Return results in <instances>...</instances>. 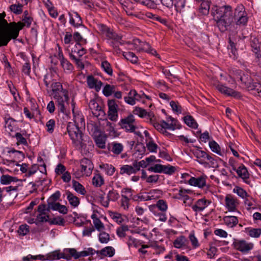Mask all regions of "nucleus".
I'll return each mask as SVG.
<instances>
[{"label":"nucleus","instance_id":"f257e3e1","mask_svg":"<svg viewBox=\"0 0 261 261\" xmlns=\"http://www.w3.org/2000/svg\"><path fill=\"white\" fill-rule=\"evenodd\" d=\"M28 11L23 13L22 22H10L8 23L5 19V12L0 13V47L6 46L11 39H16L20 30L26 26L29 28L32 23V18L28 16Z\"/></svg>","mask_w":261,"mask_h":261},{"label":"nucleus","instance_id":"f03ea898","mask_svg":"<svg viewBox=\"0 0 261 261\" xmlns=\"http://www.w3.org/2000/svg\"><path fill=\"white\" fill-rule=\"evenodd\" d=\"M72 106L74 125L68 126V132L74 145L82 151H87L89 148L87 149L86 142L89 147H91L92 141L88 137L83 135L80 128L85 126L84 116L81 113L76 114L74 111V103H72Z\"/></svg>","mask_w":261,"mask_h":261},{"label":"nucleus","instance_id":"7ed1b4c3","mask_svg":"<svg viewBox=\"0 0 261 261\" xmlns=\"http://www.w3.org/2000/svg\"><path fill=\"white\" fill-rule=\"evenodd\" d=\"M234 10L229 5L215 7L213 9V14L219 30L224 32L233 24Z\"/></svg>","mask_w":261,"mask_h":261},{"label":"nucleus","instance_id":"20e7f679","mask_svg":"<svg viewBox=\"0 0 261 261\" xmlns=\"http://www.w3.org/2000/svg\"><path fill=\"white\" fill-rule=\"evenodd\" d=\"M95 251L91 248H89L87 250L77 252L74 248H66L62 252L60 250H57L47 253L46 255V258L44 256L40 257L41 260H54L61 258H64L67 260H70L72 257L74 259H78L80 257H85L90 255H93Z\"/></svg>","mask_w":261,"mask_h":261},{"label":"nucleus","instance_id":"39448f33","mask_svg":"<svg viewBox=\"0 0 261 261\" xmlns=\"http://www.w3.org/2000/svg\"><path fill=\"white\" fill-rule=\"evenodd\" d=\"M52 95L56 100L59 112L63 114L66 113V104H68L69 97L68 91L63 89L60 82H54L51 85Z\"/></svg>","mask_w":261,"mask_h":261},{"label":"nucleus","instance_id":"423d86ee","mask_svg":"<svg viewBox=\"0 0 261 261\" xmlns=\"http://www.w3.org/2000/svg\"><path fill=\"white\" fill-rule=\"evenodd\" d=\"M248 17L245 7L242 5H239L234 9L233 24L237 25L244 26L247 23Z\"/></svg>","mask_w":261,"mask_h":261},{"label":"nucleus","instance_id":"0eeeda50","mask_svg":"<svg viewBox=\"0 0 261 261\" xmlns=\"http://www.w3.org/2000/svg\"><path fill=\"white\" fill-rule=\"evenodd\" d=\"M144 98L150 99V96L146 95L142 91L138 93L136 90L133 89L130 90L127 96L124 97V100L127 104L133 106L136 104L137 101L144 102Z\"/></svg>","mask_w":261,"mask_h":261},{"label":"nucleus","instance_id":"6e6552de","mask_svg":"<svg viewBox=\"0 0 261 261\" xmlns=\"http://www.w3.org/2000/svg\"><path fill=\"white\" fill-rule=\"evenodd\" d=\"M119 125L121 128L127 133H135L137 129V123L135 119V117L132 114H129L127 117L121 119Z\"/></svg>","mask_w":261,"mask_h":261},{"label":"nucleus","instance_id":"1a4fd4ad","mask_svg":"<svg viewBox=\"0 0 261 261\" xmlns=\"http://www.w3.org/2000/svg\"><path fill=\"white\" fill-rule=\"evenodd\" d=\"M225 206L228 212H234L240 204L239 200L231 194H227L225 197Z\"/></svg>","mask_w":261,"mask_h":261},{"label":"nucleus","instance_id":"9d476101","mask_svg":"<svg viewBox=\"0 0 261 261\" xmlns=\"http://www.w3.org/2000/svg\"><path fill=\"white\" fill-rule=\"evenodd\" d=\"M108 118L110 120L113 121H117L118 118V106L116 103L115 100H109L108 102Z\"/></svg>","mask_w":261,"mask_h":261},{"label":"nucleus","instance_id":"9b49d317","mask_svg":"<svg viewBox=\"0 0 261 261\" xmlns=\"http://www.w3.org/2000/svg\"><path fill=\"white\" fill-rule=\"evenodd\" d=\"M206 178L207 176L205 175H202L198 177H191L188 180V184L191 186L202 189L206 186Z\"/></svg>","mask_w":261,"mask_h":261},{"label":"nucleus","instance_id":"f8f14e48","mask_svg":"<svg viewBox=\"0 0 261 261\" xmlns=\"http://www.w3.org/2000/svg\"><path fill=\"white\" fill-rule=\"evenodd\" d=\"M81 169L85 174V176H90L93 169V165L91 160L87 158H84L80 161Z\"/></svg>","mask_w":261,"mask_h":261},{"label":"nucleus","instance_id":"ddd939ff","mask_svg":"<svg viewBox=\"0 0 261 261\" xmlns=\"http://www.w3.org/2000/svg\"><path fill=\"white\" fill-rule=\"evenodd\" d=\"M211 203V201L205 198H201L197 200L191 208L195 212L203 211Z\"/></svg>","mask_w":261,"mask_h":261},{"label":"nucleus","instance_id":"4468645a","mask_svg":"<svg viewBox=\"0 0 261 261\" xmlns=\"http://www.w3.org/2000/svg\"><path fill=\"white\" fill-rule=\"evenodd\" d=\"M186 0H174L173 6L177 13L181 16L186 15L189 11V7H186Z\"/></svg>","mask_w":261,"mask_h":261},{"label":"nucleus","instance_id":"2eb2a0df","mask_svg":"<svg viewBox=\"0 0 261 261\" xmlns=\"http://www.w3.org/2000/svg\"><path fill=\"white\" fill-rule=\"evenodd\" d=\"M216 89L221 93L227 96H231L236 97L239 96V93L233 89L228 88L220 83H218L216 85Z\"/></svg>","mask_w":261,"mask_h":261},{"label":"nucleus","instance_id":"dca6fc26","mask_svg":"<svg viewBox=\"0 0 261 261\" xmlns=\"http://www.w3.org/2000/svg\"><path fill=\"white\" fill-rule=\"evenodd\" d=\"M234 171H236L238 176L241 178L245 183L248 185L250 184V181L249 179V173L246 167L243 164H241Z\"/></svg>","mask_w":261,"mask_h":261},{"label":"nucleus","instance_id":"f3484780","mask_svg":"<svg viewBox=\"0 0 261 261\" xmlns=\"http://www.w3.org/2000/svg\"><path fill=\"white\" fill-rule=\"evenodd\" d=\"M87 83L90 88L94 89L97 92L100 90L102 85V83L100 81L92 75L87 77Z\"/></svg>","mask_w":261,"mask_h":261},{"label":"nucleus","instance_id":"a211bd4d","mask_svg":"<svg viewBox=\"0 0 261 261\" xmlns=\"http://www.w3.org/2000/svg\"><path fill=\"white\" fill-rule=\"evenodd\" d=\"M108 148L115 155H118L123 151L124 146L122 143L113 142L108 144Z\"/></svg>","mask_w":261,"mask_h":261},{"label":"nucleus","instance_id":"6ab92c4d","mask_svg":"<svg viewBox=\"0 0 261 261\" xmlns=\"http://www.w3.org/2000/svg\"><path fill=\"white\" fill-rule=\"evenodd\" d=\"M69 23L74 27H79L82 25V20L80 14L75 11L69 13Z\"/></svg>","mask_w":261,"mask_h":261},{"label":"nucleus","instance_id":"aec40b11","mask_svg":"<svg viewBox=\"0 0 261 261\" xmlns=\"http://www.w3.org/2000/svg\"><path fill=\"white\" fill-rule=\"evenodd\" d=\"M193 153L195 157L196 158V161L201 165H203L206 164V159L207 157L208 153L200 149H196L193 151Z\"/></svg>","mask_w":261,"mask_h":261},{"label":"nucleus","instance_id":"412c9836","mask_svg":"<svg viewBox=\"0 0 261 261\" xmlns=\"http://www.w3.org/2000/svg\"><path fill=\"white\" fill-rule=\"evenodd\" d=\"M89 107L91 110L93 114L96 117L103 113L101 107L99 106L98 103L94 99H92L90 101Z\"/></svg>","mask_w":261,"mask_h":261},{"label":"nucleus","instance_id":"4be33fe9","mask_svg":"<svg viewBox=\"0 0 261 261\" xmlns=\"http://www.w3.org/2000/svg\"><path fill=\"white\" fill-rule=\"evenodd\" d=\"M209 147L211 150L221 156L225 155L226 153L224 150H221L219 145L214 140L209 142Z\"/></svg>","mask_w":261,"mask_h":261},{"label":"nucleus","instance_id":"5701e85b","mask_svg":"<svg viewBox=\"0 0 261 261\" xmlns=\"http://www.w3.org/2000/svg\"><path fill=\"white\" fill-rule=\"evenodd\" d=\"M49 209L54 211H58L59 213L66 214L67 213V207L63 205L60 204L59 202H51L49 203Z\"/></svg>","mask_w":261,"mask_h":261},{"label":"nucleus","instance_id":"b1692460","mask_svg":"<svg viewBox=\"0 0 261 261\" xmlns=\"http://www.w3.org/2000/svg\"><path fill=\"white\" fill-rule=\"evenodd\" d=\"M93 220V223L94 228L99 232L102 231L105 229V226L103 223L98 218L95 214H93L91 216Z\"/></svg>","mask_w":261,"mask_h":261},{"label":"nucleus","instance_id":"393cba45","mask_svg":"<svg viewBox=\"0 0 261 261\" xmlns=\"http://www.w3.org/2000/svg\"><path fill=\"white\" fill-rule=\"evenodd\" d=\"M223 220L224 223L229 227H233L236 226L239 222L238 218L233 216H225Z\"/></svg>","mask_w":261,"mask_h":261},{"label":"nucleus","instance_id":"a878e982","mask_svg":"<svg viewBox=\"0 0 261 261\" xmlns=\"http://www.w3.org/2000/svg\"><path fill=\"white\" fill-rule=\"evenodd\" d=\"M94 250L95 252L93 254L96 252L97 254H100V255L104 256L112 257L115 254V249L112 247L109 246H107L100 251H96L95 250Z\"/></svg>","mask_w":261,"mask_h":261},{"label":"nucleus","instance_id":"bb28decb","mask_svg":"<svg viewBox=\"0 0 261 261\" xmlns=\"http://www.w3.org/2000/svg\"><path fill=\"white\" fill-rule=\"evenodd\" d=\"M18 179L16 177L10 176L8 174L2 175L0 177L1 184L4 185H7L12 182H16Z\"/></svg>","mask_w":261,"mask_h":261},{"label":"nucleus","instance_id":"cd10ccee","mask_svg":"<svg viewBox=\"0 0 261 261\" xmlns=\"http://www.w3.org/2000/svg\"><path fill=\"white\" fill-rule=\"evenodd\" d=\"M60 63L65 72L70 73L73 70V66L67 59L60 61Z\"/></svg>","mask_w":261,"mask_h":261},{"label":"nucleus","instance_id":"c85d7f7f","mask_svg":"<svg viewBox=\"0 0 261 261\" xmlns=\"http://www.w3.org/2000/svg\"><path fill=\"white\" fill-rule=\"evenodd\" d=\"M103 35H106L108 38V40L112 39L117 41H120L122 39V37L121 36L113 32V31L110 28L107 29V31L104 33Z\"/></svg>","mask_w":261,"mask_h":261},{"label":"nucleus","instance_id":"c756f323","mask_svg":"<svg viewBox=\"0 0 261 261\" xmlns=\"http://www.w3.org/2000/svg\"><path fill=\"white\" fill-rule=\"evenodd\" d=\"M218 159H219L218 158H215L208 154L206 159V164H204L203 166L206 168L216 167L218 166Z\"/></svg>","mask_w":261,"mask_h":261},{"label":"nucleus","instance_id":"7c9ffc66","mask_svg":"<svg viewBox=\"0 0 261 261\" xmlns=\"http://www.w3.org/2000/svg\"><path fill=\"white\" fill-rule=\"evenodd\" d=\"M100 168L108 175H112L115 171V167L110 164H102L99 166Z\"/></svg>","mask_w":261,"mask_h":261},{"label":"nucleus","instance_id":"2f4dec72","mask_svg":"<svg viewBox=\"0 0 261 261\" xmlns=\"http://www.w3.org/2000/svg\"><path fill=\"white\" fill-rule=\"evenodd\" d=\"M67 199H68L69 203L73 207H76L80 203L79 198L71 193L70 192L66 193Z\"/></svg>","mask_w":261,"mask_h":261},{"label":"nucleus","instance_id":"473e14b6","mask_svg":"<svg viewBox=\"0 0 261 261\" xmlns=\"http://www.w3.org/2000/svg\"><path fill=\"white\" fill-rule=\"evenodd\" d=\"M72 182V187L77 193L80 194L82 195H86V190L82 184L74 180H73Z\"/></svg>","mask_w":261,"mask_h":261},{"label":"nucleus","instance_id":"72a5a7b5","mask_svg":"<svg viewBox=\"0 0 261 261\" xmlns=\"http://www.w3.org/2000/svg\"><path fill=\"white\" fill-rule=\"evenodd\" d=\"M185 123L189 126L192 128H197L198 124L194 118L191 115H187L184 117Z\"/></svg>","mask_w":261,"mask_h":261},{"label":"nucleus","instance_id":"f704fd0d","mask_svg":"<svg viewBox=\"0 0 261 261\" xmlns=\"http://www.w3.org/2000/svg\"><path fill=\"white\" fill-rule=\"evenodd\" d=\"M94 140L96 143V145L100 148H105L106 147V138L100 135L99 134L97 136H94Z\"/></svg>","mask_w":261,"mask_h":261},{"label":"nucleus","instance_id":"c9c22d12","mask_svg":"<svg viewBox=\"0 0 261 261\" xmlns=\"http://www.w3.org/2000/svg\"><path fill=\"white\" fill-rule=\"evenodd\" d=\"M109 215L111 219L118 224L122 223L124 221L122 215L117 212H110Z\"/></svg>","mask_w":261,"mask_h":261},{"label":"nucleus","instance_id":"e433bc0d","mask_svg":"<svg viewBox=\"0 0 261 261\" xmlns=\"http://www.w3.org/2000/svg\"><path fill=\"white\" fill-rule=\"evenodd\" d=\"M232 192L243 199L248 197V194L246 191L239 186L234 187Z\"/></svg>","mask_w":261,"mask_h":261},{"label":"nucleus","instance_id":"4c0bfd02","mask_svg":"<svg viewBox=\"0 0 261 261\" xmlns=\"http://www.w3.org/2000/svg\"><path fill=\"white\" fill-rule=\"evenodd\" d=\"M123 57L127 60L129 61L133 64H137L138 61V58L136 55L130 51L123 52Z\"/></svg>","mask_w":261,"mask_h":261},{"label":"nucleus","instance_id":"58836bf2","mask_svg":"<svg viewBox=\"0 0 261 261\" xmlns=\"http://www.w3.org/2000/svg\"><path fill=\"white\" fill-rule=\"evenodd\" d=\"M92 184L96 187H100L104 184L103 177L99 174H96L92 178Z\"/></svg>","mask_w":261,"mask_h":261},{"label":"nucleus","instance_id":"ea45409f","mask_svg":"<svg viewBox=\"0 0 261 261\" xmlns=\"http://www.w3.org/2000/svg\"><path fill=\"white\" fill-rule=\"evenodd\" d=\"M115 89L114 85L106 84L102 89V93L105 96L109 97L115 92Z\"/></svg>","mask_w":261,"mask_h":261},{"label":"nucleus","instance_id":"a19ab883","mask_svg":"<svg viewBox=\"0 0 261 261\" xmlns=\"http://www.w3.org/2000/svg\"><path fill=\"white\" fill-rule=\"evenodd\" d=\"M170 106L174 113L177 114L182 113V108L178 101H171L170 102Z\"/></svg>","mask_w":261,"mask_h":261},{"label":"nucleus","instance_id":"79ce46f5","mask_svg":"<svg viewBox=\"0 0 261 261\" xmlns=\"http://www.w3.org/2000/svg\"><path fill=\"white\" fill-rule=\"evenodd\" d=\"M120 195L118 192L114 189L110 190L108 194L107 198L110 201H116L119 198Z\"/></svg>","mask_w":261,"mask_h":261},{"label":"nucleus","instance_id":"37998d69","mask_svg":"<svg viewBox=\"0 0 261 261\" xmlns=\"http://www.w3.org/2000/svg\"><path fill=\"white\" fill-rule=\"evenodd\" d=\"M98 239L101 243L107 244L111 240V237L108 233L103 230L102 231L99 232Z\"/></svg>","mask_w":261,"mask_h":261},{"label":"nucleus","instance_id":"c03bdc74","mask_svg":"<svg viewBox=\"0 0 261 261\" xmlns=\"http://www.w3.org/2000/svg\"><path fill=\"white\" fill-rule=\"evenodd\" d=\"M70 45L67 46V50L69 51V56L70 58V56L75 55L77 54L79 50L82 47L81 44L80 43H76L70 49Z\"/></svg>","mask_w":261,"mask_h":261},{"label":"nucleus","instance_id":"a18cd8bd","mask_svg":"<svg viewBox=\"0 0 261 261\" xmlns=\"http://www.w3.org/2000/svg\"><path fill=\"white\" fill-rule=\"evenodd\" d=\"M173 197L177 199L182 200L184 202L190 199L189 196L186 194L185 192L183 191L182 188L178 190V193H176L174 195Z\"/></svg>","mask_w":261,"mask_h":261},{"label":"nucleus","instance_id":"49530a36","mask_svg":"<svg viewBox=\"0 0 261 261\" xmlns=\"http://www.w3.org/2000/svg\"><path fill=\"white\" fill-rule=\"evenodd\" d=\"M101 67L108 75H112L113 74V69L111 64L107 61H103L101 62Z\"/></svg>","mask_w":261,"mask_h":261},{"label":"nucleus","instance_id":"de8ad7c7","mask_svg":"<svg viewBox=\"0 0 261 261\" xmlns=\"http://www.w3.org/2000/svg\"><path fill=\"white\" fill-rule=\"evenodd\" d=\"M142 43L143 50L155 57H159V55L157 54L156 51L154 48H152L149 43L146 42H142Z\"/></svg>","mask_w":261,"mask_h":261},{"label":"nucleus","instance_id":"09e8293b","mask_svg":"<svg viewBox=\"0 0 261 261\" xmlns=\"http://www.w3.org/2000/svg\"><path fill=\"white\" fill-rule=\"evenodd\" d=\"M120 174H126L127 175H130L135 174L134 170L132 168V166L128 165H125L122 166L120 168Z\"/></svg>","mask_w":261,"mask_h":261},{"label":"nucleus","instance_id":"8fccbe9b","mask_svg":"<svg viewBox=\"0 0 261 261\" xmlns=\"http://www.w3.org/2000/svg\"><path fill=\"white\" fill-rule=\"evenodd\" d=\"M128 230V227L126 225H122L116 229V234L120 238H123L125 236L126 231Z\"/></svg>","mask_w":261,"mask_h":261},{"label":"nucleus","instance_id":"3c124183","mask_svg":"<svg viewBox=\"0 0 261 261\" xmlns=\"http://www.w3.org/2000/svg\"><path fill=\"white\" fill-rule=\"evenodd\" d=\"M155 206L162 212H166L168 209V205L167 202L164 200H159Z\"/></svg>","mask_w":261,"mask_h":261},{"label":"nucleus","instance_id":"603ef678","mask_svg":"<svg viewBox=\"0 0 261 261\" xmlns=\"http://www.w3.org/2000/svg\"><path fill=\"white\" fill-rule=\"evenodd\" d=\"M134 192V191L131 188H124L121 190V197L130 199V198L132 197Z\"/></svg>","mask_w":261,"mask_h":261},{"label":"nucleus","instance_id":"864d4df0","mask_svg":"<svg viewBox=\"0 0 261 261\" xmlns=\"http://www.w3.org/2000/svg\"><path fill=\"white\" fill-rule=\"evenodd\" d=\"M177 167L170 165H164L163 173L168 174L172 175L177 170Z\"/></svg>","mask_w":261,"mask_h":261},{"label":"nucleus","instance_id":"5fc2aeb1","mask_svg":"<svg viewBox=\"0 0 261 261\" xmlns=\"http://www.w3.org/2000/svg\"><path fill=\"white\" fill-rule=\"evenodd\" d=\"M210 10V4L208 2L203 1L201 4L199 8V12L203 15H207L208 14Z\"/></svg>","mask_w":261,"mask_h":261},{"label":"nucleus","instance_id":"6e6d98bb","mask_svg":"<svg viewBox=\"0 0 261 261\" xmlns=\"http://www.w3.org/2000/svg\"><path fill=\"white\" fill-rule=\"evenodd\" d=\"M70 59L74 62L77 67L79 69L83 70L84 68V67H85L84 64L80 58H77L75 55H71L70 56Z\"/></svg>","mask_w":261,"mask_h":261},{"label":"nucleus","instance_id":"4d7b16f0","mask_svg":"<svg viewBox=\"0 0 261 261\" xmlns=\"http://www.w3.org/2000/svg\"><path fill=\"white\" fill-rule=\"evenodd\" d=\"M50 219L48 213L39 214L36 218V220L39 222H49Z\"/></svg>","mask_w":261,"mask_h":261},{"label":"nucleus","instance_id":"13d9d810","mask_svg":"<svg viewBox=\"0 0 261 261\" xmlns=\"http://www.w3.org/2000/svg\"><path fill=\"white\" fill-rule=\"evenodd\" d=\"M73 39L76 42V43H80V44H84L87 43L86 39L83 38L81 34L77 32H75L73 34Z\"/></svg>","mask_w":261,"mask_h":261},{"label":"nucleus","instance_id":"bf43d9fd","mask_svg":"<svg viewBox=\"0 0 261 261\" xmlns=\"http://www.w3.org/2000/svg\"><path fill=\"white\" fill-rule=\"evenodd\" d=\"M146 15L148 18H151L154 20L158 21L163 24H164L166 22V19L162 18L161 17L155 14H154L151 12L146 13Z\"/></svg>","mask_w":261,"mask_h":261},{"label":"nucleus","instance_id":"052dcab7","mask_svg":"<svg viewBox=\"0 0 261 261\" xmlns=\"http://www.w3.org/2000/svg\"><path fill=\"white\" fill-rule=\"evenodd\" d=\"M133 113L135 115L139 116L140 117L144 118L147 116V111L141 108L136 107L133 111Z\"/></svg>","mask_w":261,"mask_h":261},{"label":"nucleus","instance_id":"680f3d73","mask_svg":"<svg viewBox=\"0 0 261 261\" xmlns=\"http://www.w3.org/2000/svg\"><path fill=\"white\" fill-rule=\"evenodd\" d=\"M10 9L13 13L16 14H20L22 12V5L21 4H14L10 7Z\"/></svg>","mask_w":261,"mask_h":261},{"label":"nucleus","instance_id":"e2e57ef3","mask_svg":"<svg viewBox=\"0 0 261 261\" xmlns=\"http://www.w3.org/2000/svg\"><path fill=\"white\" fill-rule=\"evenodd\" d=\"M13 137L16 138L18 144L27 145L26 139L23 137L21 133H16Z\"/></svg>","mask_w":261,"mask_h":261},{"label":"nucleus","instance_id":"0e129e2a","mask_svg":"<svg viewBox=\"0 0 261 261\" xmlns=\"http://www.w3.org/2000/svg\"><path fill=\"white\" fill-rule=\"evenodd\" d=\"M29 231V226L27 224L21 225H20L18 229L17 230V232L19 235L24 236L27 234Z\"/></svg>","mask_w":261,"mask_h":261},{"label":"nucleus","instance_id":"69168bd1","mask_svg":"<svg viewBox=\"0 0 261 261\" xmlns=\"http://www.w3.org/2000/svg\"><path fill=\"white\" fill-rule=\"evenodd\" d=\"M55 126V121L54 119L49 120L46 123V127H47V132L50 134L53 133Z\"/></svg>","mask_w":261,"mask_h":261},{"label":"nucleus","instance_id":"338daca9","mask_svg":"<svg viewBox=\"0 0 261 261\" xmlns=\"http://www.w3.org/2000/svg\"><path fill=\"white\" fill-rule=\"evenodd\" d=\"M49 223L51 224L64 225L65 223V221L64 219L61 217H57L53 218L52 220L50 219Z\"/></svg>","mask_w":261,"mask_h":261},{"label":"nucleus","instance_id":"774afa93","mask_svg":"<svg viewBox=\"0 0 261 261\" xmlns=\"http://www.w3.org/2000/svg\"><path fill=\"white\" fill-rule=\"evenodd\" d=\"M260 234V228H252L249 231V235L251 237L258 238Z\"/></svg>","mask_w":261,"mask_h":261}]
</instances>
